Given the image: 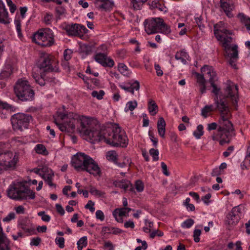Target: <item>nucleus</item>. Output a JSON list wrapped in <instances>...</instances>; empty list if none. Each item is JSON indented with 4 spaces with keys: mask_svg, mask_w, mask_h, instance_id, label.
<instances>
[{
    "mask_svg": "<svg viewBox=\"0 0 250 250\" xmlns=\"http://www.w3.org/2000/svg\"><path fill=\"white\" fill-rule=\"evenodd\" d=\"M81 132L84 139L92 143L103 141L114 146H126L127 137L120 127H105L90 120L81 122Z\"/></svg>",
    "mask_w": 250,
    "mask_h": 250,
    "instance_id": "f257e3e1",
    "label": "nucleus"
},
{
    "mask_svg": "<svg viewBox=\"0 0 250 250\" xmlns=\"http://www.w3.org/2000/svg\"><path fill=\"white\" fill-rule=\"evenodd\" d=\"M216 107L220 113V118L219 120V126L216 133L212 136V140L219 141V144L223 146L225 144H229L232 137L235 135L233 125L229 120V110L225 100L220 99L218 97L214 98Z\"/></svg>",
    "mask_w": 250,
    "mask_h": 250,
    "instance_id": "f03ea898",
    "label": "nucleus"
},
{
    "mask_svg": "<svg viewBox=\"0 0 250 250\" xmlns=\"http://www.w3.org/2000/svg\"><path fill=\"white\" fill-rule=\"evenodd\" d=\"M36 180H30L28 182H17L12 183L7 189V196L11 199L22 201L27 199H34L35 198V192L25 185V183L37 185Z\"/></svg>",
    "mask_w": 250,
    "mask_h": 250,
    "instance_id": "7ed1b4c3",
    "label": "nucleus"
},
{
    "mask_svg": "<svg viewBox=\"0 0 250 250\" xmlns=\"http://www.w3.org/2000/svg\"><path fill=\"white\" fill-rule=\"evenodd\" d=\"M72 166L78 171L85 170L94 176L99 175L100 167L90 156L83 153H77L72 159Z\"/></svg>",
    "mask_w": 250,
    "mask_h": 250,
    "instance_id": "20e7f679",
    "label": "nucleus"
},
{
    "mask_svg": "<svg viewBox=\"0 0 250 250\" xmlns=\"http://www.w3.org/2000/svg\"><path fill=\"white\" fill-rule=\"evenodd\" d=\"M14 91L16 96L21 101H31L34 99V91L27 80L19 79L14 86Z\"/></svg>",
    "mask_w": 250,
    "mask_h": 250,
    "instance_id": "39448f33",
    "label": "nucleus"
},
{
    "mask_svg": "<svg viewBox=\"0 0 250 250\" xmlns=\"http://www.w3.org/2000/svg\"><path fill=\"white\" fill-rule=\"evenodd\" d=\"M37 67L42 72H58L59 68L53 56L42 53L37 63Z\"/></svg>",
    "mask_w": 250,
    "mask_h": 250,
    "instance_id": "423d86ee",
    "label": "nucleus"
},
{
    "mask_svg": "<svg viewBox=\"0 0 250 250\" xmlns=\"http://www.w3.org/2000/svg\"><path fill=\"white\" fill-rule=\"evenodd\" d=\"M32 40L41 46H50L53 43L54 35L51 30L46 28L43 31L35 33Z\"/></svg>",
    "mask_w": 250,
    "mask_h": 250,
    "instance_id": "0eeeda50",
    "label": "nucleus"
},
{
    "mask_svg": "<svg viewBox=\"0 0 250 250\" xmlns=\"http://www.w3.org/2000/svg\"><path fill=\"white\" fill-rule=\"evenodd\" d=\"M32 117L29 114L17 113L14 115L11 119L13 128L15 130H22L28 128Z\"/></svg>",
    "mask_w": 250,
    "mask_h": 250,
    "instance_id": "6e6552de",
    "label": "nucleus"
},
{
    "mask_svg": "<svg viewBox=\"0 0 250 250\" xmlns=\"http://www.w3.org/2000/svg\"><path fill=\"white\" fill-rule=\"evenodd\" d=\"M59 117L62 120H64L63 124H59L55 122L56 125L62 131L72 132L75 128V123L76 120L73 113L66 114L65 113H60Z\"/></svg>",
    "mask_w": 250,
    "mask_h": 250,
    "instance_id": "1a4fd4ad",
    "label": "nucleus"
},
{
    "mask_svg": "<svg viewBox=\"0 0 250 250\" xmlns=\"http://www.w3.org/2000/svg\"><path fill=\"white\" fill-rule=\"evenodd\" d=\"M0 155L2 162L0 163V171L14 167L18 161L16 155L9 151H4L0 147Z\"/></svg>",
    "mask_w": 250,
    "mask_h": 250,
    "instance_id": "9d476101",
    "label": "nucleus"
},
{
    "mask_svg": "<svg viewBox=\"0 0 250 250\" xmlns=\"http://www.w3.org/2000/svg\"><path fill=\"white\" fill-rule=\"evenodd\" d=\"M163 19L160 18H151L146 20L144 22L145 31L148 34H154L160 32Z\"/></svg>",
    "mask_w": 250,
    "mask_h": 250,
    "instance_id": "9b49d317",
    "label": "nucleus"
},
{
    "mask_svg": "<svg viewBox=\"0 0 250 250\" xmlns=\"http://www.w3.org/2000/svg\"><path fill=\"white\" fill-rule=\"evenodd\" d=\"M229 51L227 53L226 50L224 51V56L226 58L229 59V65L234 69H237V66L236 62L238 59V46L236 44H233L229 47Z\"/></svg>",
    "mask_w": 250,
    "mask_h": 250,
    "instance_id": "f8f14e48",
    "label": "nucleus"
},
{
    "mask_svg": "<svg viewBox=\"0 0 250 250\" xmlns=\"http://www.w3.org/2000/svg\"><path fill=\"white\" fill-rule=\"evenodd\" d=\"M241 214V207L238 206L233 208L231 212L227 216L226 223L231 227L236 225L240 219Z\"/></svg>",
    "mask_w": 250,
    "mask_h": 250,
    "instance_id": "ddd939ff",
    "label": "nucleus"
},
{
    "mask_svg": "<svg viewBox=\"0 0 250 250\" xmlns=\"http://www.w3.org/2000/svg\"><path fill=\"white\" fill-rule=\"evenodd\" d=\"M225 89V94L226 97L230 98L232 100L233 104L235 106L237 104V93L238 87L232 82L228 81L226 83Z\"/></svg>",
    "mask_w": 250,
    "mask_h": 250,
    "instance_id": "4468645a",
    "label": "nucleus"
},
{
    "mask_svg": "<svg viewBox=\"0 0 250 250\" xmlns=\"http://www.w3.org/2000/svg\"><path fill=\"white\" fill-rule=\"evenodd\" d=\"M64 29L68 35L74 36H80L88 32L84 26L77 23L67 24L65 26Z\"/></svg>",
    "mask_w": 250,
    "mask_h": 250,
    "instance_id": "2eb2a0df",
    "label": "nucleus"
},
{
    "mask_svg": "<svg viewBox=\"0 0 250 250\" xmlns=\"http://www.w3.org/2000/svg\"><path fill=\"white\" fill-rule=\"evenodd\" d=\"M119 86L125 91L130 92L132 95H134L135 92H136L138 97L140 96V83L138 81H135L132 83L130 82L126 83V84H120Z\"/></svg>",
    "mask_w": 250,
    "mask_h": 250,
    "instance_id": "dca6fc26",
    "label": "nucleus"
},
{
    "mask_svg": "<svg viewBox=\"0 0 250 250\" xmlns=\"http://www.w3.org/2000/svg\"><path fill=\"white\" fill-rule=\"evenodd\" d=\"M94 58L96 62L104 67H112L114 65V61L110 58L107 59L106 55L104 53H98L95 56Z\"/></svg>",
    "mask_w": 250,
    "mask_h": 250,
    "instance_id": "f3484780",
    "label": "nucleus"
},
{
    "mask_svg": "<svg viewBox=\"0 0 250 250\" xmlns=\"http://www.w3.org/2000/svg\"><path fill=\"white\" fill-rule=\"evenodd\" d=\"M216 32H215V36L217 39L220 41L221 46L223 47L224 50H226L227 53L229 51V47L231 46L233 44H231L232 42V38L226 35H221L220 34H216Z\"/></svg>",
    "mask_w": 250,
    "mask_h": 250,
    "instance_id": "a211bd4d",
    "label": "nucleus"
},
{
    "mask_svg": "<svg viewBox=\"0 0 250 250\" xmlns=\"http://www.w3.org/2000/svg\"><path fill=\"white\" fill-rule=\"evenodd\" d=\"M0 23L4 24L9 23L8 12L1 0H0Z\"/></svg>",
    "mask_w": 250,
    "mask_h": 250,
    "instance_id": "6ab92c4d",
    "label": "nucleus"
},
{
    "mask_svg": "<svg viewBox=\"0 0 250 250\" xmlns=\"http://www.w3.org/2000/svg\"><path fill=\"white\" fill-rule=\"evenodd\" d=\"M9 241L4 234L0 225V250H10Z\"/></svg>",
    "mask_w": 250,
    "mask_h": 250,
    "instance_id": "aec40b11",
    "label": "nucleus"
},
{
    "mask_svg": "<svg viewBox=\"0 0 250 250\" xmlns=\"http://www.w3.org/2000/svg\"><path fill=\"white\" fill-rule=\"evenodd\" d=\"M201 71L202 73L207 74L208 76L209 83L211 80H212L213 81H217V78L216 72L214 71V69L212 66L204 65L201 68Z\"/></svg>",
    "mask_w": 250,
    "mask_h": 250,
    "instance_id": "412c9836",
    "label": "nucleus"
},
{
    "mask_svg": "<svg viewBox=\"0 0 250 250\" xmlns=\"http://www.w3.org/2000/svg\"><path fill=\"white\" fill-rule=\"evenodd\" d=\"M220 6L229 18L232 17V6L227 0H220Z\"/></svg>",
    "mask_w": 250,
    "mask_h": 250,
    "instance_id": "4be33fe9",
    "label": "nucleus"
},
{
    "mask_svg": "<svg viewBox=\"0 0 250 250\" xmlns=\"http://www.w3.org/2000/svg\"><path fill=\"white\" fill-rule=\"evenodd\" d=\"M114 184L116 187L123 188L125 190H127L128 188H129V190L130 191H132L133 189L132 185L129 181L126 180L117 181H115Z\"/></svg>",
    "mask_w": 250,
    "mask_h": 250,
    "instance_id": "5701e85b",
    "label": "nucleus"
},
{
    "mask_svg": "<svg viewBox=\"0 0 250 250\" xmlns=\"http://www.w3.org/2000/svg\"><path fill=\"white\" fill-rule=\"evenodd\" d=\"M132 209L131 208H116L114 210L113 212V215L114 217L116 218V220L118 222H123V219H121V221H119L118 220L117 218V213H118L119 216L120 217H122L123 216H125L126 214L128 213L130 211H131Z\"/></svg>",
    "mask_w": 250,
    "mask_h": 250,
    "instance_id": "b1692460",
    "label": "nucleus"
},
{
    "mask_svg": "<svg viewBox=\"0 0 250 250\" xmlns=\"http://www.w3.org/2000/svg\"><path fill=\"white\" fill-rule=\"evenodd\" d=\"M166 125V124L164 119L163 117L160 118L157 123V128L158 133L162 138L165 137Z\"/></svg>",
    "mask_w": 250,
    "mask_h": 250,
    "instance_id": "393cba45",
    "label": "nucleus"
},
{
    "mask_svg": "<svg viewBox=\"0 0 250 250\" xmlns=\"http://www.w3.org/2000/svg\"><path fill=\"white\" fill-rule=\"evenodd\" d=\"M13 107L7 103L0 101V118H5L6 111L8 109H12Z\"/></svg>",
    "mask_w": 250,
    "mask_h": 250,
    "instance_id": "a878e982",
    "label": "nucleus"
},
{
    "mask_svg": "<svg viewBox=\"0 0 250 250\" xmlns=\"http://www.w3.org/2000/svg\"><path fill=\"white\" fill-rule=\"evenodd\" d=\"M188 57L189 56L188 54L185 50H182L180 52H177L175 55V59L177 60H180L184 64L187 63L186 59H188Z\"/></svg>",
    "mask_w": 250,
    "mask_h": 250,
    "instance_id": "bb28decb",
    "label": "nucleus"
},
{
    "mask_svg": "<svg viewBox=\"0 0 250 250\" xmlns=\"http://www.w3.org/2000/svg\"><path fill=\"white\" fill-rule=\"evenodd\" d=\"M241 22L245 25L247 29L250 31V18L243 13H239L238 16Z\"/></svg>",
    "mask_w": 250,
    "mask_h": 250,
    "instance_id": "cd10ccee",
    "label": "nucleus"
},
{
    "mask_svg": "<svg viewBox=\"0 0 250 250\" xmlns=\"http://www.w3.org/2000/svg\"><path fill=\"white\" fill-rule=\"evenodd\" d=\"M148 109L150 114L154 116L157 114L158 111V106L153 100H149L148 102Z\"/></svg>",
    "mask_w": 250,
    "mask_h": 250,
    "instance_id": "c85d7f7f",
    "label": "nucleus"
},
{
    "mask_svg": "<svg viewBox=\"0 0 250 250\" xmlns=\"http://www.w3.org/2000/svg\"><path fill=\"white\" fill-rule=\"evenodd\" d=\"M118 69L121 73L124 76L129 77L131 74V72L129 71L128 67L124 63H119L118 65Z\"/></svg>",
    "mask_w": 250,
    "mask_h": 250,
    "instance_id": "c756f323",
    "label": "nucleus"
},
{
    "mask_svg": "<svg viewBox=\"0 0 250 250\" xmlns=\"http://www.w3.org/2000/svg\"><path fill=\"white\" fill-rule=\"evenodd\" d=\"M137 102L135 100L128 102L126 104L125 107V112H127L128 111H132L137 107Z\"/></svg>",
    "mask_w": 250,
    "mask_h": 250,
    "instance_id": "7c9ffc66",
    "label": "nucleus"
},
{
    "mask_svg": "<svg viewBox=\"0 0 250 250\" xmlns=\"http://www.w3.org/2000/svg\"><path fill=\"white\" fill-rule=\"evenodd\" d=\"M78 250H82L83 247L86 246L87 244V237L83 236L81 238L77 243Z\"/></svg>",
    "mask_w": 250,
    "mask_h": 250,
    "instance_id": "2f4dec72",
    "label": "nucleus"
},
{
    "mask_svg": "<svg viewBox=\"0 0 250 250\" xmlns=\"http://www.w3.org/2000/svg\"><path fill=\"white\" fill-rule=\"evenodd\" d=\"M193 134L196 139H200L204 134L203 126L202 125H198L196 130L193 132Z\"/></svg>",
    "mask_w": 250,
    "mask_h": 250,
    "instance_id": "473e14b6",
    "label": "nucleus"
},
{
    "mask_svg": "<svg viewBox=\"0 0 250 250\" xmlns=\"http://www.w3.org/2000/svg\"><path fill=\"white\" fill-rule=\"evenodd\" d=\"M49 174H47V176L45 178L44 180L50 187H54L55 188L56 187V185L52 182V180L54 176V173L53 172L52 170H49Z\"/></svg>",
    "mask_w": 250,
    "mask_h": 250,
    "instance_id": "72a5a7b5",
    "label": "nucleus"
},
{
    "mask_svg": "<svg viewBox=\"0 0 250 250\" xmlns=\"http://www.w3.org/2000/svg\"><path fill=\"white\" fill-rule=\"evenodd\" d=\"M147 0H132L133 8L135 10H139L141 9L142 4Z\"/></svg>",
    "mask_w": 250,
    "mask_h": 250,
    "instance_id": "f704fd0d",
    "label": "nucleus"
},
{
    "mask_svg": "<svg viewBox=\"0 0 250 250\" xmlns=\"http://www.w3.org/2000/svg\"><path fill=\"white\" fill-rule=\"evenodd\" d=\"M90 193L97 197H102L104 195V192L102 191L97 190L95 188L93 187H90L89 189Z\"/></svg>",
    "mask_w": 250,
    "mask_h": 250,
    "instance_id": "c9c22d12",
    "label": "nucleus"
},
{
    "mask_svg": "<svg viewBox=\"0 0 250 250\" xmlns=\"http://www.w3.org/2000/svg\"><path fill=\"white\" fill-rule=\"evenodd\" d=\"M33 77L35 79L36 82L41 86H44L45 83V81L42 76H39L36 74H33Z\"/></svg>",
    "mask_w": 250,
    "mask_h": 250,
    "instance_id": "e433bc0d",
    "label": "nucleus"
},
{
    "mask_svg": "<svg viewBox=\"0 0 250 250\" xmlns=\"http://www.w3.org/2000/svg\"><path fill=\"white\" fill-rule=\"evenodd\" d=\"M113 2L110 0H107L99 6L100 8L105 10H109L113 6Z\"/></svg>",
    "mask_w": 250,
    "mask_h": 250,
    "instance_id": "4c0bfd02",
    "label": "nucleus"
},
{
    "mask_svg": "<svg viewBox=\"0 0 250 250\" xmlns=\"http://www.w3.org/2000/svg\"><path fill=\"white\" fill-rule=\"evenodd\" d=\"M160 32L165 34H168L171 32L170 27L167 25L163 20L162 21V26L160 27Z\"/></svg>",
    "mask_w": 250,
    "mask_h": 250,
    "instance_id": "58836bf2",
    "label": "nucleus"
},
{
    "mask_svg": "<svg viewBox=\"0 0 250 250\" xmlns=\"http://www.w3.org/2000/svg\"><path fill=\"white\" fill-rule=\"evenodd\" d=\"M106 157L109 160L117 163V154L115 151H110L107 153Z\"/></svg>",
    "mask_w": 250,
    "mask_h": 250,
    "instance_id": "ea45409f",
    "label": "nucleus"
},
{
    "mask_svg": "<svg viewBox=\"0 0 250 250\" xmlns=\"http://www.w3.org/2000/svg\"><path fill=\"white\" fill-rule=\"evenodd\" d=\"M81 51L86 55L90 54L92 51V48L90 45L87 44H83L81 45Z\"/></svg>",
    "mask_w": 250,
    "mask_h": 250,
    "instance_id": "a19ab883",
    "label": "nucleus"
},
{
    "mask_svg": "<svg viewBox=\"0 0 250 250\" xmlns=\"http://www.w3.org/2000/svg\"><path fill=\"white\" fill-rule=\"evenodd\" d=\"M104 94V92L103 90H100L99 92L97 91H93L91 93V95L93 97H96L98 100H101L103 98V96Z\"/></svg>",
    "mask_w": 250,
    "mask_h": 250,
    "instance_id": "79ce46f5",
    "label": "nucleus"
},
{
    "mask_svg": "<svg viewBox=\"0 0 250 250\" xmlns=\"http://www.w3.org/2000/svg\"><path fill=\"white\" fill-rule=\"evenodd\" d=\"M215 81H213L212 80H210V82L209 83L211 84V86L213 88V89L212 90V92L214 93L216 97H218V95L219 94L220 91V88H218L217 85L215 84Z\"/></svg>",
    "mask_w": 250,
    "mask_h": 250,
    "instance_id": "37998d69",
    "label": "nucleus"
},
{
    "mask_svg": "<svg viewBox=\"0 0 250 250\" xmlns=\"http://www.w3.org/2000/svg\"><path fill=\"white\" fill-rule=\"evenodd\" d=\"M149 154L152 157L153 161H157L159 160V151L158 149L151 148L149 150Z\"/></svg>",
    "mask_w": 250,
    "mask_h": 250,
    "instance_id": "c03bdc74",
    "label": "nucleus"
},
{
    "mask_svg": "<svg viewBox=\"0 0 250 250\" xmlns=\"http://www.w3.org/2000/svg\"><path fill=\"white\" fill-rule=\"evenodd\" d=\"M49 170H52L47 167H44L41 168V171L39 175L42 177L43 180L47 176V174H49L50 171Z\"/></svg>",
    "mask_w": 250,
    "mask_h": 250,
    "instance_id": "a18cd8bd",
    "label": "nucleus"
},
{
    "mask_svg": "<svg viewBox=\"0 0 250 250\" xmlns=\"http://www.w3.org/2000/svg\"><path fill=\"white\" fill-rule=\"evenodd\" d=\"M194 221L193 219H188L185 220L182 223L181 227L184 228H189L194 224Z\"/></svg>",
    "mask_w": 250,
    "mask_h": 250,
    "instance_id": "49530a36",
    "label": "nucleus"
},
{
    "mask_svg": "<svg viewBox=\"0 0 250 250\" xmlns=\"http://www.w3.org/2000/svg\"><path fill=\"white\" fill-rule=\"evenodd\" d=\"M215 32H216L217 34H220L219 33H222L223 34L222 35H230L231 34V32L226 29L225 28V26H224V27L223 28H217L216 29H214V33L215 34Z\"/></svg>",
    "mask_w": 250,
    "mask_h": 250,
    "instance_id": "de8ad7c7",
    "label": "nucleus"
},
{
    "mask_svg": "<svg viewBox=\"0 0 250 250\" xmlns=\"http://www.w3.org/2000/svg\"><path fill=\"white\" fill-rule=\"evenodd\" d=\"M135 188L138 192H142L144 188L143 183L141 180H137L135 184Z\"/></svg>",
    "mask_w": 250,
    "mask_h": 250,
    "instance_id": "09e8293b",
    "label": "nucleus"
},
{
    "mask_svg": "<svg viewBox=\"0 0 250 250\" xmlns=\"http://www.w3.org/2000/svg\"><path fill=\"white\" fill-rule=\"evenodd\" d=\"M55 243L61 249L64 247V238L63 237H56Z\"/></svg>",
    "mask_w": 250,
    "mask_h": 250,
    "instance_id": "8fccbe9b",
    "label": "nucleus"
},
{
    "mask_svg": "<svg viewBox=\"0 0 250 250\" xmlns=\"http://www.w3.org/2000/svg\"><path fill=\"white\" fill-rule=\"evenodd\" d=\"M35 150L38 153L40 154H44L45 151L46 150L45 146L42 144L36 145Z\"/></svg>",
    "mask_w": 250,
    "mask_h": 250,
    "instance_id": "3c124183",
    "label": "nucleus"
},
{
    "mask_svg": "<svg viewBox=\"0 0 250 250\" xmlns=\"http://www.w3.org/2000/svg\"><path fill=\"white\" fill-rule=\"evenodd\" d=\"M38 215L39 216H41L42 220L44 222H48L50 220V217L48 215L45 214L44 211L39 212Z\"/></svg>",
    "mask_w": 250,
    "mask_h": 250,
    "instance_id": "603ef678",
    "label": "nucleus"
},
{
    "mask_svg": "<svg viewBox=\"0 0 250 250\" xmlns=\"http://www.w3.org/2000/svg\"><path fill=\"white\" fill-rule=\"evenodd\" d=\"M72 51L70 49H65L63 52V57L64 58V60L66 61H68L71 58Z\"/></svg>",
    "mask_w": 250,
    "mask_h": 250,
    "instance_id": "864d4df0",
    "label": "nucleus"
},
{
    "mask_svg": "<svg viewBox=\"0 0 250 250\" xmlns=\"http://www.w3.org/2000/svg\"><path fill=\"white\" fill-rule=\"evenodd\" d=\"M201 234V230L198 229H195L193 232L194 240L197 243L200 241V236Z\"/></svg>",
    "mask_w": 250,
    "mask_h": 250,
    "instance_id": "5fc2aeb1",
    "label": "nucleus"
},
{
    "mask_svg": "<svg viewBox=\"0 0 250 250\" xmlns=\"http://www.w3.org/2000/svg\"><path fill=\"white\" fill-rule=\"evenodd\" d=\"M218 124H219V123H218ZM219 126V125H218V126L217 124L216 123H212L211 124H209L208 125V130L209 131H210L212 130H215L216 129H218ZM217 130H218V129H217V130L216 131L214 132L212 134H213L215 133H216ZM212 135H212L211 136H212ZM211 137L212 138V136H211Z\"/></svg>",
    "mask_w": 250,
    "mask_h": 250,
    "instance_id": "6e6d98bb",
    "label": "nucleus"
},
{
    "mask_svg": "<svg viewBox=\"0 0 250 250\" xmlns=\"http://www.w3.org/2000/svg\"><path fill=\"white\" fill-rule=\"evenodd\" d=\"M53 16L52 14L47 13L44 17L43 21L46 24H50L52 19Z\"/></svg>",
    "mask_w": 250,
    "mask_h": 250,
    "instance_id": "4d7b16f0",
    "label": "nucleus"
},
{
    "mask_svg": "<svg viewBox=\"0 0 250 250\" xmlns=\"http://www.w3.org/2000/svg\"><path fill=\"white\" fill-rule=\"evenodd\" d=\"M7 5L9 7L10 11L11 13H14L16 9V6L14 4L11 0H6Z\"/></svg>",
    "mask_w": 250,
    "mask_h": 250,
    "instance_id": "13d9d810",
    "label": "nucleus"
},
{
    "mask_svg": "<svg viewBox=\"0 0 250 250\" xmlns=\"http://www.w3.org/2000/svg\"><path fill=\"white\" fill-rule=\"evenodd\" d=\"M148 135H149L150 139L153 142V144L154 146L155 147L157 146L158 142V139L157 138H155L154 137V134L150 131H149Z\"/></svg>",
    "mask_w": 250,
    "mask_h": 250,
    "instance_id": "bf43d9fd",
    "label": "nucleus"
},
{
    "mask_svg": "<svg viewBox=\"0 0 250 250\" xmlns=\"http://www.w3.org/2000/svg\"><path fill=\"white\" fill-rule=\"evenodd\" d=\"M94 206V202L89 200L88 201L87 204L85 206V208L86 209H89L91 212H93L95 210V208L93 207Z\"/></svg>",
    "mask_w": 250,
    "mask_h": 250,
    "instance_id": "052dcab7",
    "label": "nucleus"
},
{
    "mask_svg": "<svg viewBox=\"0 0 250 250\" xmlns=\"http://www.w3.org/2000/svg\"><path fill=\"white\" fill-rule=\"evenodd\" d=\"M41 242V239L40 237H35L31 239L30 245L31 246H38Z\"/></svg>",
    "mask_w": 250,
    "mask_h": 250,
    "instance_id": "680f3d73",
    "label": "nucleus"
},
{
    "mask_svg": "<svg viewBox=\"0 0 250 250\" xmlns=\"http://www.w3.org/2000/svg\"><path fill=\"white\" fill-rule=\"evenodd\" d=\"M195 21L200 28V29L202 30L204 27V24L202 23V18L201 17H199L195 18Z\"/></svg>",
    "mask_w": 250,
    "mask_h": 250,
    "instance_id": "e2e57ef3",
    "label": "nucleus"
},
{
    "mask_svg": "<svg viewBox=\"0 0 250 250\" xmlns=\"http://www.w3.org/2000/svg\"><path fill=\"white\" fill-rule=\"evenodd\" d=\"M15 218V214L14 212H10L7 216L3 219V222H9Z\"/></svg>",
    "mask_w": 250,
    "mask_h": 250,
    "instance_id": "0e129e2a",
    "label": "nucleus"
},
{
    "mask_svg": "<svg viewBox=\"0 0 250 250\" xmlns=\"http://www.w3.org/2000/svg\"><path fill=\"white\" fill-rule=\"evenodd\" d=\"M96 217L98 219H100L101 221H103L104 219V216L102 211L98 210L96 212Z\"/></svg>",
    "mask_w": 250,
    "mask_h": 250,
    "instance_id": "69168bd1",
    "label": "nucleus"
},
{
    "mask_svg": "<svg viewBox=\"0 0 250 250\" xmlns=\"http://www.w3.org/2000/svg\"><path fill=\"white\" fill-rule=\"evenodd\" d=\"M154 67L156 71L157 76H162L163 75V72L161 69V66L160 65L157 63H155Z\"/></svg>",
    "mask_w": 250,
    "mask_h": 250,
    "instance_id": "338daca9",
    "label": "nucleus"
},
{
    "mask_svg": "<svg viewBox=\"0 0 250 250\" xmlns=\"http://www.w3.org/2000/svg\"><path fill=\"white\" fill-rule=\"evenodd\" d=\"M234 150V146H229L226 151H225L223 152V156L225 157H228L230 154Z\"/></svg>",
    "mask_w": 250,
    "mask_h": 250,
    "instance_id": "774afa93",
    "label": "nucleus"
}]
</instances>
